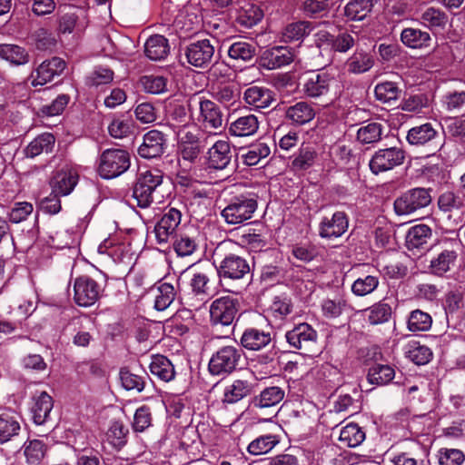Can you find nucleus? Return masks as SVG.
<instances>
[{
	"instance_id": "f257e3e1",
	"label": "nucleus",
	"mask_w": 465,
	"mask_h": 465,
	"mask_svg": "<svg viewBox=\"0 0 465 465\" xmlns=\"http://www.w3.org/2000/svg\"><path fill=\"white\" fill-rule=\"evenodd\" d=\"M238 249L235 242L228 240L218 244L215 249V254L222 258L217 269L220 277L231 280H241L250 274V265L248 262L233 252Z\"/></svg>"
},
{
	"instance_id": "f03ea898",
	"label": "nucleus",
	"mask_w": 465,
	"mask_h": 465,
	"mask_svg": "<svg viewBox=\"0 0 465 465\" xmlns=\"http://www.w3.org/2000/svg\"><path fill=\"white\" fill-rule=\"evenodd\" d=\"M163 173L160 170H146L138 173L133 188V198L140 208H147L153 203H162L161 187Z\"/></svg>"
},
{
	"instance_id": "7ed1b4c3",
	"label": "nucleus",
	"mask_w": 465,
	"mask_h": 465,
	"mask_svg": "<svg viewBox=\"0 0 465 465\" xmlns=\"http://www.w3.org/2000/svg\"><path fill=\"white\" fill-rule=\"evenodd\" d=\"M241 344L248 351H260L267 349V352L257 357L261 364L272 363L277 355L274 335L271 331H262L256 328L246 329L242 337Z\"/></svg>"
},
{
	"instance_id": "20e7f679",
	"label": "nucleus",
	"mask_w": 465,
	"mask_h": 465,
	"mask_svg": "<svg viewBox=\"0 0 465 465\" xmlns=\"http://www.w3.org/2000/svg\"><path fill=\"white\" fill-rule=\"evenodd\" d=\"M130 166V157L126 151L120 149L105 150L99 163V173L104 179H111L124 173Z\"/></svg>"
},
{
	"instance_id": "39448f33",
	"label": "nucleus",
	"mask_w": 465,
	"mask_h": 465,
	"mask_svg": "<svg viewBox=\"0 0 465 465\" xmlns=\"http://www.w3.org/2000/svg\"><path fill=\"white\" fill-rule=\"evenodd\" d=\"M257 206V201L254 198L241 195L234 197L221 214L228 224L236 225L250 220Z\"/></svg>"
},
{
	"instance_id": "423d86ee",
	"label": "nucleus",
	"mask_w": 465,
	"mask_h": 465,
	"mask_svg": "<svg viewBox=\"0 0 465 465\" xmlns=\"http://www.w3.org/2000/svg\"><path fill=\"white\" fill-rule=\"evenodd\" d=\"M242 359V351L237 346L227 345L219 349L209 361L213 375H227L236 370Z\"/></svg>"
},
{
	"instance_id": "0eeeda50",
	"label": "nucleus",
	"mask_w": 465,
	"mask_h": 465,
	"mask_svg": "<svg viewBox=\"0 0 465 465\" xmlns=\"http://www.w3.org/2000/svg\"><path fill=\"white\" fill-rule=\"evenodd\" d=\"M431 202L430 190L414 188L404 193L394 202V210L399 215H409L428 206Z\"/></svg>"
},
{
	"instance_id": "6e6552de",
	"label": "nucleus",
	"mask_w": 465,
	"mask_h": 465,
	"mask_svg": "<svg viewBox=\"0 0 465 465\" xmlns=\"http://www.w3.org/2000/svg\"><path fill=\"white\" fill-rule=\"evenodd\" d=\"M288 343L294 349L302 351L306 356L317 353L315 349L317 332L308 323H301L286 332Z\"/></svg>"
},
{
	"instance_id": "1a4fd4ad",
	"label": "nucleus",
	"mask_w": 465,
	"mask_h": 465,
	"mask_svg": "<svg viewBox=\"0 0 465 465\" xmlns=\"http://www.w3.org/2000/svg\"><path fill=\"white\" fill-rule=\"evenodd\" d=\"M404 160L405 151L400 147L393 146L377 151L372 155L369 165L371 171L378 174L401 165Z\"/></svg>"
},
{
	"instance_id": "9d476101",
	"label": "nucleus",
	"mask_w": 465,
	"mask_h": 465,
	"mask_svg": "<svg viewBox=\"0 0 465 465\" xmlns=\"http://www.w3.org/2000/svg\"><path fill=\"white\" fill-rule=\"evenodd\" d=\"M239 310V302L232 296L214 300L210 307L211 321L213 324L231 325Z\"/></svg>"
},
{
	"instance_id": "9b49d317",
	"label": "nucleus",
	"mask_w": 465,
	"mask_h": 465,
	"mask_svg": "<svg viewBox=\"0 0 465 465\" xmlns=\"http://www.w3.org/2000/svg\"><path fill=\"white\" fill-rule=\"evenodd\" d=\"M178 153L183 161L194 163L202 153L203 145L196 131L179 130Z\"/></svg>"
},
{
	"instance_id": "f8f14e48",
	"label": "nucleus",
	"mask_w": 465,
	"mask_h": 465,
	"mask_svg": "<svg viewBox=\"0 0 465 465\" xmlns=\"http://www.w3.org/2000/svg\"><path fill=\"white\" fill-rule=\"evenodd\" d=\"M214 46L209 39L191 43L185 50L190 64L197 68H205L211 64L214 57Z\"/></svg>"
},
{
	"instance_id": "ddd939ff",
	"label": "nucleus",
	"mask_w": 465,
	"mask_h": 465,
	"mask_svg": "<svg viewBox=\"0 0 465 465\" xmlns=\"http://www.w3.org/2000/svg\"><path fill=\"white\" fill-rule=\"evenodd\" d=\"M74 302L83 307L94 304L101 294L99 284L92 278L82 276L74 281Z\"/></svg>"
},
{
	"instance_id": "4468645a",
	"label": "nucleus",
	"mask_w": 465,
	"mask_h": 465,
	"mask_svg": "<svg viewBox=\"0 0 465 465\" xmlns=\"http://www.w3.org/2000/svg\"><path fill=\"white\" fill-rule=\"evenodd\" d=\"M65 62L57 56L45 60L31 73L33 86L44 85L52 81L55 75H60L65 69Z\"/></svg>"
},
{
	"instance_id": "2eb2a0df",
	"label": "nucleus",
	"mask_w": 465,
	"mask_h": 465,
	"mask_svg": "<svg viewBox=\"0 0 465 465\" xmlns=\"http://www.w3.org/2000/svg\"><path fill=\"white\" fill-rule=\"evenodd\" d=\"M199 107L198 121L204 129L215 132L223 128V113L214 102L203 100L200 102Z\"/></svg>"
},
{
	"instance_id": "dca6fc26",
	"label": "nucleus",
	"mask_w": 465,
	"mask_h": 465,
	"mask_svg": "<svg viewBox=\"0 0 465 465\" xmlns=\"http://www.w3.org/2000/svg\"><path fill=\"white\" fill-rule=\"evenodd\" d=\"M164 134L158 130H151L143 136V142L138 148V154L145 159L156 158L164 152Z\"/></svg>"
},
{
	"instance_id": "f3484780",
	"label": "nucleus",
	"mask_w": 465,
	"mask_h": 465,
	"mask_svg": "<svg viewBox=\"0 0 465 465\" xmlns=\"http://www.w3.org/2000/svg\"><path fill=\"white\" fill-rule=\"evenodd\" d=\"M335 84L334 78L328 74L311 73L303 85V92L309 97H319L326 95Z\"/></svg>"
},
{
	"instance_id": "a211bd4d",
	"label": "nucleus",
	"mask_w": 465,
	"mask_h": 465,
	"mask_svg": "<svg viewBox=\"0 0 465 465\" xmlns=\"http://www.w3.org/2000/svg\"><path fill=\"white\" fill-rule=\"evenodd\" d=\"M231 146L227 141L219 140L207 152V165L211 169L223 170L231 163Z\"/></svg>"
},
{
	"instance_id": "6ab92c4d",
	"label": "nucleus",
	"mask_w": 465,
	"mask_h": 465,
	"mask_svg": "<svg viewBox=\"0 0 465 465\" xmlns=\"http://www.w3.org/2000/svg\"><path fill=\"white\" fill-rule=\"evenodd\" d=\"M348 225V218L345 213L336 212L331 218H323L320 223L319 234L322 238H337L347 231Z\"/></svg>"
},
{
	"instance_id": "aec40b11",
	"label": "nucleus",
	"mask_w": 465,
	"mask_h": 465,
	"mask_svg": "<svg viewBox=\"0 0 465 465\" xmlns=\"http://www.w3.org/2000/svg\"><path fill=\"white\" fill-rule=\"evenodd\" d=\"M316 114L315 108L308 102H297L286 108L284 117L294 126H302L310 123Z\"/></svg>"
},
{
	"instance_id": "412c9836",
	"label": "nucleus",
	"mask_w": 465,
	"mask_h": 465,
	"mask_svg": "<svg viewBox=\"0 0 465 465\" xmlns=\"http://www.w3.org/2000/svg\"><path fill=\"white\" fill-rule=\"evenodd\" d=\"M181 222V213L174 208H171L154 228L155 235L159 242H166L178 227Z\"/></svg>"
},
{
	"instance_id": "4be33fe9",
	"label": "nucleus",
	"mask_w": 465,
	"mask_h": 465,
	"mask_svg": "<svg viewBox=\"0 0 465 465\" xmlns=\"http://www.w3.org/2000/svg\"><path fill=\"white\" fill-rule=\"evenodd\" d=\"M246 104L257 109H265L275 101L274 94L268 88L252 85L248 87L243 94Z\"/></svg>"
},
{
	"instance_id": "5701e85b",
	"label": "nucleus",
	"mask_w": 465,
	"mask_h": 465,
	"mask_svg": "<svg viewBox=\"0 0 465 465\" xmlns=\"http://www.w3.org/2000/svg\"><path fill=\"white\" fill-rule=\"evenodd\" d=\"M314 28V23L307 20L290 23L282 32V41L284 43L302 42Z\"/></svg>"
},
{
	"instance_id": "b1692460",
	"label": "nucleus",
	"mask_w": 465,
	"mask_h": 465,
	"mask_svg": "<svg viewBox=\"0 0 465 465\" xmlns=\"http://www.w3.org/2000/svg\"><path fill=\"white\" fill-rule=\"evenodd\" d=\"M262 65L268 69H276L293 61V54L288 47L274 46L266 50L262 56Z\"/></svg>"
},
{
	"instance_id": "393cba45",
	"label": "nucleus",
	"mask_w": 465,
	"mask_h": 465,
	"mask_svg": "<svg viewBox=\"0 0 465 465\" xmlns=\"http://www.w3.org/2000/svg\"><path fill=\"white\" fill-rule=\"evenodd\" d=\"M262 17L263 12L260 6L252 2H243L237 12L235 21L242 27L251 28L257 25Z\"/></svg>"
},
{
	"instance_id": "a878e982",
	"label": "nucleus",
	"mask_w": 465,
	"mask_h": 465,
	"mask_svg": "<svg viewBox=\"0 0 465 465\" xmlns=\"http://www.w3.org/2000/svg\"><path fill=\"white\" fill-rule=\"evenodd\" d=\"M145 55L153 61H161L167 57L170 53L168 40L161 35L150 36L144 45Z\"/></svg>"
},
{
	"instance_id": "bb28decb",
	"label": "nucleus",
	"mask_w": 465,
	"mask_h": 465,
	"mask_svg": "<svg viewBox=\"0 0 465 465\" xmlns=\"http://www.w3.org/2000/svg\"><path fill=\"white\" fill-rule=\"evenodd\" d=\"M259 129L257 116L248 114L233 121L229 127V134L236 137H245L254 134Z\"/></svg>"
},
{
	"instance_id": "cd10ccee",
	"label": "nucleus",
	"mask_w": 465,
	"mask_h": 465,
	"mask_svg": "<svg viewBox=\"0 0 465 465\" xmlns=\"http://www.w3.org/2000/svg\"><path fill=\"white\" fill-rule=\"evenodd\" d=\"M376 0H350L344 6V16L350 21H362L372 11Z\"/></svg>"
},
{
	"instance_id": "c85d7f7f",
	"label": "nucleus",
	"mask_w": 465,
	"mask_h": 465,
	"mask_svg": "<svg viewBox=\"0 0 465 465\" xmlns=\"http://www.w3.org/2000/svg\"><path fill=\"white\" fill-rule=\"evenodd\" d=\"M78 182V175L73 171L58 172L51 182L53 193L58 195H68Z\"/></svg>"
},
{
	"instance_id": "c756f323",
	"label": "nucleus",
	"mask_w": 465,
	"mask_h": 465,
	"mask_svg": "<svg viewBox=\"0 0 465 465\" xmlns=\"http://www.w3.org/2000/svg\"><path fill=\"white\" fill-rule=\"evenodd\" d=\"M318 158V153L314 145L302 143L298 154L292 161L291 167L293 171H305L311 168Z\"/></svg>"
},
{
	"instance_id": "7c9ffc66",
	"label": "nucleus",
	"mask_w": 465,
	"mask_h": 465,
	"mask_svg": "<svg viewBox=\"0 0 465 465\" xmlns=\"http://www.w3.org/2000/svg\"><path fill=\"white\" fill-rule=\"evenodd\" d=\"M55 137L50 133H45L35 138L25 149L27 157L34 158L43 153H51L54 146Z\"/></svg>"
},
{
	"instance_id": "2f4dec72",
	"label": "nucleus",
	"mask_w": 465,
	"mask_h": 465,
	"mask_svg": "<svg viewBox=\"0 0 465 465\" xmlns=\"http://www.w3.org/2000/svg\"><path fill=\"white\" fill-rule=\"evenodd\" d=\"M35 403L32 408L33 419L35 424H44L52 409H53V399L45 391H42L38 396L34 398Z\"/></svg>"
},
{
	"instance_id": "473e14b6",
	"label": "nucleus",
	"mask_w": 465,
	"mask_h": 465,
	"mask_svg": "<svg viewBox=\"0 0 465 465\" xmlns=\"http://www.w3.org/2000/svg\"><path fill=\"white\" fill-rule=\"evenodd\" d=\"M151 373L163 381H170L175 376V371L170 360L163 355H154L150 363Z\"/></svg>"
},
{
	"instance_id": "72a5a7b5",
	"label": "nucleus",
	"mask_w": 465,
	"mask_h": 465,
	"mask_svg": "<svg viewBox=\"0 0 465 465\" xmlns=\"http://www.w3.org/2000/svg\"><path fill=\"white\" fill-rule=\"evenodd\" d=\"M252 384L247 380H235L224 391L223 402L236 403L252 393Z\"/></svg>"
},
{
	"instance_id": "f704fd0d",
	"label": "nucleus",
	"mask_w": 465,
	"mask_h": 465,
	"mask_svg": "<svg viewBox=\"0 0 465 465\" xmlns=\"http://www.w3.org/2000/svg\"><path fill=\"white\" fill-rule=\"evenodd\" d=\"M402 43L411 48H422L430 45L431 41L428 32L415 28H405L401 34Z\"/></svg>"
},
{
	"instance_id": "c9c22d12",
	"label": "nucleus",
	"mask_w": 465,
	"mask_h": 465,
	"mask_svg": "<svg viewBox=\"0 0 465 465\" xmlns=\"http://www.w3.org/2000/svg\"><path fill=\"white\" fill-rule=\"evenodd\" d=\"M28 52L16 45L2 44L0 45V58L10 62L15 65H23L29 62Z\"/></svg>"
},
{
	"instance_id": "e433bc0d",
	"label": "nucleus",
	"mask_w": 465,
	"mask_h": 465,
	"mask_svg": "<svg viewBox=\"0 0 465 465\" xmlns=\"http://www.w3.org/2000/svg\"><path fill=\"white\" fill-rule=\"evenodd\" d=\"M431 236V229L425 224L411 227L406 235V243L410 250L422 247Z\"/></svg>"
},
{
	"instance_id": "4c0bfd02",
	"label": "nucleus",
	"mask_w": 465,
	"mask_h": 465,
	"mask_svg": "<svg viewBox=\"0 0 465 465\" xmlns=\"http://www.w3.org/2000/svg\"><path fill=\"white\" fill-rule=\"evenodd\" d=\"M383 126L380 123H367L357 131V141L361 144L375 143L381 139Z\"/></svg>"
},
{
	"instance_id": "58836bf2",
	"label": "nucleus",
	"mask_w": 465,
	"mask_h": 465,
	"mask_svg": "<svg viewBox=\"0 0 465 465\" xmlns=\"http://www.w3.org/2000/svg\"><path fill=\"white\" fill-rule=\"evenodd\" d=\"M21 430L20 423L15 416L9 413L0 415V444L9 441L17 436Z\"/></svg>"
},
{
	"instance_id": "ea45409f",
	"label": "nucleus",
	"mask_w": 465,
	"mask_h": 465,
	"mask_svg": "<svg viewBox=\"0 0 465 465\" xmlns=\"http://www.w3.org/2000/svg\"><path fill=\"white\" fill-rule=\"evenodd\" d=\"M437 132L430 124H424L409 130L407 140L411 144L423 145L435 138Z\"/></svg>"
},
{
	"instance_id": "a19ab883",
	"label": "nucleus",
	"mask_w": 465,
	"mask_h": 465,
	"mask_svg": "<svg viewBox=\"0 0 465 465\" xmlns=\"http://www.w3.org/2000/svg\"><path fill=\"white\" fill-rule=\"evenodd\" d=\"M283 398L284 391L280 387H268L254 400V404L260 408H269L280 403Z\"/></svg>"
},
{
	"instance_id": "79ce46f5",
	"label": "nucleus",
	"mask_w": 465,
	"mask_h": 465,
	"mask_svg": "<svg viewBox=\"0 0 465 465\" xmlns=\"http://www.w3.org/2000/svg\"><path fill=\"white\" fill-rule=\"evenodd\" d=\"M394 375L395 371L390 365L376 364L369 369L367 377L371 384L384 385L390 382Z\"/></svg>"
},
{
	"instance_id": "37998d69",
	"label": "nucleus",
	"mask_w": 465,
	"mask_h": 465,
	"mask_svg": "<svg viewBox=\"0 0 465 465\" xmlns=\"http://www.w3.org/2000/svg\"><path fill=\"white\" fill-rule=\"evenodd\" d=\"M365 439V433L356 423H351L345 426L340 433V441L347 447L359 446Z\"/></svg>"
},
{
	"instance_id": "c03bdc74",
	"label": "nucleus",
	"mask_w": 465,
	"mask_h": 465,
	"mask_svg": "<svg viewBox=\"0 0 465 465\" xmlns=\"http://www.w3.org/2000/svg\"><path fill=\"white\" fill-rule=\"evenodd\" d=\"M374 61L371 55L363 52L354 53L347 62L348 71L352 74L367 72L373 66Z\"/></svg>"
},
{
	"instance_id": "a18cd8bd",
	"label": "nucleus",
	"mask_w": 465,
	"mask_h": 465,
	"mask_svg": "<svg viewBox=\"0 0 465 465\" xmlns=\"http://www.w3.org/2000/svg\"><path fill=\"white\" fill-rule=\"evenodd\" d=\"M368 314V321L372 325L388 322L391 316V308L388 303L380 302L364 311Z\"/></svg>"
},
{
	"instance_id": "49530a36",
	"label": "nucleus",
	"mask_w": 465,
	"mask_h": 465,
	"mask_svg": "<svg viewBox=\"0 0 465 465\" xmlns=\"http://www.w3.org/2000/svg\"><path fill=\"white\" fill-rule=\"evenodd\" d=\"M214 97L221 104L230 106L239 99L240 91L235 84H222L217 86Z\"/></svg>"
},
{
	"instance_id": "de8ad7c7",
	"label": "nucleus",
	"mask_w": 465,
	"mask_h": 465,
	"mask_svg": "<svg viewBox=\"0 0 465 465\" xmlns=\"http://www.w3.org/2000/svg\"><path fill=\"white\" fill-rule=\"evenodd\" d=\"M253 45L243 41L232 43L228 49V55L234 60L250 61L255 55Z\"/></svg>"
},
{
	"instance_id": "09e8293b",
	"label": "nucleus",
	"mask_w": 465,
	"mask_h": 465,
	"mask_svg": "<svg viewBox=\"0 0 465 465\" xmlns=\"http://www.w3.org/2000/svg\"><path fill=\"white\" fill-rule=\"evenodd\" d=\"M379 285L377 275H362L356 279L351 286L352 292L357 296L371 293Z\"/></svg>"
},
{
	"instance_id": "8fccbe9b",
	"label": "nucleus",
	"mask_w": 465,
	"mask_h": 465,
	"mask_svg": "<svg viewBox=\"0 0 465 465\" xmlns=\"http://www.w3.org/2000/svg\"><path fill=\"white\" fill-rule=\"evenodd\" d=\"M167 121L173 128H185L189 123L185 106L178 104H170Z\"/></svg>"
},
{
	"instance_id": "3c124183",
	"label": "nucleus",
	"mask_w": 465,
	"mask_h": 465,
	"mask_svg": "<svg viewBox=\"0 0 465 465\" xmlns=\"http://www.w3.org/2000/svg\"><path fill=\"white\" fill-rule=\"evenodd\" d=\"M46 446L39 440H30L25 447V456L29 465H38L44 459Z\"/></svg>"
},
{
	"instance_id": "603ef678",
	"label": "nucleus",
	"mask_w": 465,
	"mask_h": 465,
	"mask_svg": "<svg viewBox=\"0 0 465 465\" xmlns=\"http://www.w3.org/2000/svg\"><path fill=\"white\" fill-rule=\"evenodd\" d=\"M279 443V440L274 435L261 436L252 440L248 446V451L252 455H261L269 452Z\"/></svg>"
},
{
	"instance_id": "864d4df0",
	"label": "nucleus",
	"mask_w": 465,
	"mask_h": 465,
	"mask_svg": "<svg viewBox=\"0 0 465 465\" xmlns=\"http://www.w3.org/2000/svg\"><path fill=\"white\" fill-rule=\"evenodd\" d=\"M271 150L265 143H258L252 146L246 153H242V159L244 164L248 166L256 165L262 159L269 156Z\"/></svg>"
},
{
	"instance_id": "5fc2aeb1",
	"label": "nucleus",
	"mask_w": 465,
	"mask_h": 465,
	"mask_svg": "<svg viewBox=\"0 0 465 465\" xmlns=\"http://www.w3.org/2000/svg\"><path fill=\"white\" fill-rule=\"evenodd\" d=\"M432 320L430 314L416 310L411 313L408 321L409 330L411 331H424L431 327Z\"/></svg>"
},
{
	"instance_id": "6e6d98bb",
	"label": "nucleus",
	"mask_w": 465,
	"mask_h": 465,
	"mask_svg": "<svg viewBox=\"0 0 465 465\" xmlns=\"http://www.w3.org/2000/svg\"><path fill=\"white\" fill-rule=\"evenodd\" d=\"M158 292L155 298L154 308L157 311H163L167 309L174 300V288L172 284L164 282L158 287Z\"/></svg>"
},
{
	"instance_id": "4d7b16f0",
	"label": "nucleus",
	"mask_w": 465,
	"mask_h": 465,
	"mask_svg": "<svg viewBox=\"0 0 465 465\" xmlns=\"http://www.w3.org/2000/svg\"><path fill=\"white\" fill-rule=\"evenodd\" d=\"M457 255L453 251L445 250L439 254V256L431 261L430 268L433 273L437 275H442L450 269V263H452Z\"/></svg>"
},
{
	"instance_id": "13d9d810",
	"label": "nucleus",
	"mask_w": 465,
	"mask_h": 465,
	"mask_svg": "<svg viewBox=\"0 0 465 465\" xmlns=\"http://www.w3.org/2000/svg\"><path fill=\"white\" fill-rule=\"evenodd\" d=\"M421 20L430 27H444L448 23V15L438 8L430 7L422 13Z\"/></svg>"
},
{
	"instance_id": "bf43d9fd",
	"label": "nucleus",
	"mask_w": 465,
	"mask_h": 465,
	"mask_svg": "<svg viewBox=\"0 0 465 465\" xmlns=\"http://www.w3.org/2000/svg\"><path fill=\"white\" fill-rule=\"evenodd\" d=\"M438 205L441 211L449 213L462 208L464 203L461 197L456 195L453 192L448 191L439 196Z\"/></svg>"
},
{
	"instance_id": "052dcab7",
	"label": "nucleus",
	"mask_w": 465,
	"mask_h": 465,
	"mask_svg": "<svg viewBox=\"0 0 465 465\" xmlns=\"http://www.w3.org/2000/svg\"><path fill=\"white\" fill-rule=\"evenodd\" d=\"M374 93L378 100L388 103L398 98L399 88L395 83L384 82L376 85Z\"/></svg>"
},
{
	"instance_id": "680f3d73",
	"label": "nucleus",
	"mask_w": 465,
	"mask_h": 465,
	"mask_svg": "<svg viewBox=\"0 0 465 465\" xmlns=\"http://www.w3.org/2000/svg\"><path fill=\"white\" fill-rule=\"evenodd\" d=\"M301 9L307 16L314 18L322 13L329 11V0H304Z\"/></svg>"
},
{
	"instance_id": "e2e57ef3",
	"label": "nucleus",
	"mask_w": 465,
	"mask_h": 465,
	"mask_svg": "<svg viewBox=\"0 0 465 465\" xmlns=\"http://www.w3.org/2000/svg\"><path fill=\"white\" fill-rule=\"evenodd\" d=\"M120 380L123 387L127 391L136 390L137 391H142L144 388L143 378L132 373L126 368L121 370Z\"/></svg>"
},
{
	"instance_id": "0e129e2a",
	"label": "nucleus",
	"mask_w": 465,
	"mask_h": 465,
	"mask_svg": "<svg viewBox=\"0 0 465 465\" xmlns=\"http://www.w3.org/2000/svg\"><path fill=\"white\" fill-rule=\"evenodd\" d=\"M128 430L123 423L115 421L110 427L107 436L110 442L117 448H122L126 443V434Z\"/></svg>"
},
{
	"instance_id": "69168bd1",
	"label": "nucleus",
	"mask_w": 465,
	"mask_h": 465,
	"mask_svg": "<svg viewBox=\"0 0 465 465\" xmlns=\"http://www.w3.org/2000/svg\"><path fill=\"white\" fill-rule=\"evenodd\" d=\"M141 82L144 89L151 94H160L166 89V79L159 75H145Z\"/></svg>"
},
{
	"instance_id": "338daca9",
	"label": "nucleus",
	"mask_w": 465,
	"mask_h": 465,
	"mask_svg": "<svg viewBox=\"0 0 465 465\" xmlns=\"http://www.w3.org/2000/svg\"><path fill=\"white\" fill-rule=\"evenodd\" d=\"M152 415L150 410L146 406L140 407L136 410L133 423L135 431H143L151 425Z\"/></svg>"
},
{
	"instance_id": "774afa93",
	"label": "nucleus",
	"mask_w": 465,
	"mask_h": 465,
	"mask_svg": "<svg viewBox=\"0 0 465 465\" xmlns=\"http://www.w3.org/2000/svg\"><path fill=\"white\" fill-rule=\"evenodd\" d=\"M464 454L456 449H444L440 450L439 462L440 465H460L464 461Z\"/></svg>"
}]
</instances>
